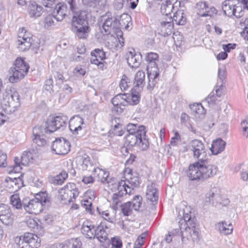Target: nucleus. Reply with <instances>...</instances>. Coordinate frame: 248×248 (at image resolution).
Listing matches in <instances>:
<instances>
[{"label":"nucleus","instance_id":"3c124183","mask_svg":"<svg viewBox=\"0 0 248 248\" xmlns=\"http://www.w3.org/2000/svg\"><path fill=\"white\" fill-rule=\"evenodd\" d=\"M35 199L37 200L38 202L41 203L42 206L49 201L47 194L46 192H41L37 194L35 197Z\"/></svg>","mask_w":248,"mask_h":248},{"label":"nucleus","instance_id":"7ed1b4c3","mask_svg":"<svg viewBox=\"0 0 248 248\" xmlns=\"http://www.w3.org/2000/svg\"><path fill=\"white\" fill-rule=\"evenodd\" d=\"M105 184H108V187L111 190H117L118 192L113 194L112 200V208L114 210L117 209L118 205L122 201V198L126 194H130L131 188L123 180L118 181L116 178H108Z\"/></svg>","mask_w":248,"mask_h":248},{"label":"nucleus","instance_id":"4c0bfd02","mask_svg":"<svg viewBox=\"0 0 248 248\" xmlns=\"http://www.w3.org/2000/svg\"><path fill=\"white\" fill-rule=\"evenodd\" d=\"M43 8L41 6L33 1L29 5V13L31 17H38L42 14Z\"/></svg>","mask_w":248,"mask_h":248},{"label":"nucleus","instance_id":"6ab92c4d","mask_svg":"<svg viewBox=\"0 0 248 248\" xmlns=\"http://www.w3.org/2000/svg\"><path fill=\"white\" fill-rule=\"evenodd\" d=\"M44 132L47 133L45 128L42 126H35L33 128L32 140L38 146H43L46 144Z\"/></svg>","mask_w":248,"mask_h":248},{"label":"nucleus","instance_id":"b1692460","mask_svg":"<svg viewBox=\"0 0 248 248\" xmlns=\"http://www.w3.org/2000/svg\"><path fill=\"white\" fill-rule=\"evenodd\" d=\"M110 232L109 227L106 222H101L96 228L95 236L100 242H104L108 239V234Z\"/></svg>","mask_w":248,"mask_h":248},{"label":"nucleus","instance_id":"f8f14e48","mask_svg":"<svg viewBox=\"0 0 248 248\" xmlns=\"http://www.w3.org/2000/svg\"><path fill=\"white\" fill-rule=\"evenodd\" d=\"M202 175V180H204L213 176L217 172V167L210 163L207 158L198 161Z\"/></svg>","mask_w":248,"mask_h":248},{"label":"nucleus","instance_id":"69168bd1","mask_svg":"<svg viewBox=\"0 0 248 248\" xmlns=\"http://www.w3.org/2000/svg\"><path fill=\"white\" fill-rule=\"evenodd\" d=\"M235 46V44L229 43L226 45H222V48L226 52H229L231 49H234Z\"/></svg>","mask_w":248,"mask_h":248},{"label":"nucleus","instance_id":"ddd939ff","mask_svg":"<svg viewBox=\"0 0 248 248\" xmlns=\"http://www.w3.org/2000/svg\"><path fill=\"white\" fill-rule=\"evenodd\" d=\"M52 150L56 154L64 155L70 150V144L65 138L56 139L51 145Z\"/></svg>","mask_w":248,"mask_h":248},{"label":"nucleus","instance_id":"2eb2a0df","mask_svg":"<svg viewBox=\"0 0 248 248\" xmlns=\"http://www.w3.org/2000/svg\"><path fill=\"white\" fill-rule=\"evenodd\" d=\"M33 160V156L32 153L30 151L24 152L20 158L17 157H15V165L13 167V171L15 172H18L21 169V165L24 166H28L31 163H32Z\"/></svg>","mask_w":248,"mask_h":248},{"label":"nucleus","instance_id":"e433bc0d","mask_svg":"<svg viewBox=\"0 0 248 248\" xmlns=\"http://www.w3.org/2000/svg\"><path fill=\"white\" fill-rule=\"evenodd\" d=\"M63 188L69 195H70V197H72L74 201L79 195L78 188L75 183H68Z\"/></svg>","mask_w":248,"mask_h":248},{"label":"nucleus","instance_id":"20e7f679","mask_svg":"<svg viewBox=\"0 0 248 248\" xmlns=\"http://www.w3.org/2000/svg\"><path fill=\"white\" fill-rule=\"evenodd\" d=\"M145 59L148 62L146 70L148 83L147 88L149 90H153L159 80V71L156 64L158 55L155 52L148 53Z\"/></svg>","mask_w":248,"mask_h":248},{"label":"nucleus","instance_id":"49530a36","mask_svg":"<svg viewBox=\"0 0 248 248\" xmlns=\"http://www.w3.org/2000/svg\"><path fill=\"white\" fill-rule=\"evenodd\" d=\"M121 212L124 216H131L133 213V209L131 202H126L120 206Z\"/></svg>","mask_w":248,"mask_h":248},{"label":"nucleus","instance_id":"0e129e2a","mask_svg":"<svg viewBox=\"0 0 248 248\" xmlns=\"http://www.w3.org/2000/svg\"><path fill=\"white\" fill-rule=\"evenodd\" d=\"M218 78L223 82L226 78V71L223 68H219L218 70Z\"/></svg>","mask_w":248,"mask_h":248},{"label":"nucleus","instance_id":"c756f323","mask_svg":"<svg viewBox=\"0 0 248 248\" xmlns=\"http://www.w3.org/2000/svg\"><path fill=\"white\" fill-rule=\"evenodd\" d=\"M146 197L148 201L152 202L153 204L156 203L158 196L155 184L152 183L150 185L147 186Z\"/></svg>","mask_w":248,"mask_h":248},{"label":"nucleus","instance_id":"f03ea898","mask_svg":"<svg viewBox=\"0 0 248 248\" xmlns=\"http://www.w3.org/2000/svg\"><path fill=\"white\" fill-rule=\"evenodd\" d=\"M72 29L79 39H85L88 36L90 27L87 20V13L81 11L75 13L72 20Z\"/></svg>","mask_w":248,"mask_h":248},{"label":"nucleus","instance_id":"c85d7f7f","mask_svg":"<svg viewBox=\"0 0 248 248\" xmlns=\"http://www.w3.org/2000/svg\"><path fill=\"white\" fill-rule=\"evenodd\" d=\"M177 0H166L165 2L161 4L160 11L161 13L165 15L167 18L170 17L169 15L171 14L172 9L174 8V5H177Z\"/></svg>","mask_w":248,"mask_h":248},{"label":"nucleus","instance_id":"a878e982","mask_svg":"<svg viewBox=\"0 0 248 248\" xmlns=\"http://www.w3.org/2000/svg\"><path fill=\"white\" fill-rule=\"evenodd\" d=\"M69 129L73 134L78 135L80 131L84 124V120L79 116H76L71 119L69 123Z\"/></svg>","mask_w":248,"mask_h":248},{"label":"nucleus","instance_id":"0eeeda50","mask_svg":"<svg viewBox=\"0 0 248 248\" xmlns=\"http://www.w3.org/2000/svg\"><path fill=\"white\" fill-rule=\"evenodd\" d=\"M40 241L36 234L29 232L25 233L15 239L18 248H38L40 247Z\"/></svg>","mask_w":248,"mask_h":248},{"label":"nucleus","instance_id":"a211bd4d","mask_svg":"<svg viewBox=\"0 0 248 248\" xmlns=\"http://www.w3.org/2000/svg\"><path fill=\"white\" fill-rule=\"evenodd\" d=\"M205 202L212 203L215 206L221 204V197L219 188L217 187L211 188L205 195Z\"/></svg>","mask_w":248,"mask_h":248},{"label":"nucleus","instance_id":"a18cd8bd","mask_svg":"<svg viewBox=\"0 0 248 248\" xmlns=\"http://www.w3.org/2000/svg\"><path fill=\"white\" fill-rule=\"evenodd\" d=\"M141 127L143 128V131H145V127L143 125L131 123L128 124L126 126L127 134H137L140 130H141Z\"/></svg>","mask_w":248,"mask_h":248},{"label":"nucleus","instance_id":"dca6fc26","mask_svg":"<svg viewBox=\"0 0 248 248\" xmlns=\"http://www.w3.org/2000/svg\"><path fill=\"white\" fill-rule=\"evenodd\" d=\"M195 9L197 15L202 17L210 16L212 17L217 13L214 7H209L205 2L199 1L196 3Z\"/></svg>","mask_w":248,"mask_h":248},{"label":"nucleus","instance_id":"79ce46f5","mask_svg":"<svg viewBox=\"0 0 248 248\" xmlns=\"http://www.w3.org/2000/svg\"><path fill=\"white\" fill-rule=\"evenodd\" d=\"M126 94H118L115 96L111 99V103L113 106L121 105L123 107H125L127 105Z\"/></svg>","mask_w":248,"mask_h":248},{"label":"nucleus","instance_id":"c03bdc74","mask_svg":"<svg viewBox=\"0 0 248 248\" xmlns=\"http://www.w3.org/2000/svg\"><path fill=\"white\" fill-rule=\"evenodd\" d=\"M16 101H20L19 95L16 92H14L11 93H6V94L4 95V97H3V103L4 104H6L7 103L15 102Z\"/></svg>","mask_w":248,"mask_h":248},{"label":"nucleus","instance_id":"680f3d73","mask_svg":"<svg viewBox=\"0 0 248 248\" xmlns=\"http://www.w3.org/2000/svg\"><path fill=\"white\" fill-rule=\"evenodd\" d=\"M180 230L179 229H176L173 231V232H170L166 237V241L167 243H169L172 241V235H177L180 232Z\"/></svg>","mask_w":248,"mask_h":248},{"label":"nucleus","instance_id":"13d9d810","mask_svg":"<svg viewBox=\"0 0 248 248\" xmlns=\"http://www.w3.org/2000/svg\"><path fill=\"white\" fill-rule=\"evenodd\" d=\"M7 155L0 150V167H5L7 165Z\"/></svg>","mask_w":248,"mask_h":248},{"label":"nucleus","instance_id":"423d86ee","mask_svg":"<svg viewBox=\"0 0 248 248\" xmlns=\"http://www.w3.org/2000/svg\"><path fill=\"white\" fill-rule=\"evenodd\" d=\"M137 134H127L125 137V144L129 148L137 145L141 150H146L149 146V142L146 138V131L143 128Z\"/></svg>","mask_w":248,"mask_h":248},{"label":"nucleus","instance_id":"4468645a","mask_svg":"<svg viewBox=\"0 0 248 248\" xmlns=\"http://www.w3.org/2000/svg\"><path fill=\"white\" fill-rule=\"evenodd\" d=\"M20 105V101H16L15 102L4 104L3 107L0 104V125L3 124L8 118L5 114H11L15 112Z\"/></svg>","mask_w":248,"mask_h":248},{"label":"nucleus","instance_id":"473e14b6","mask_svg":"<svg viewBox=\"0 0 248 248\" xmlns=\"http://www.w3.org/2000/svg\"><path fill=\"white\" fill-rule=\"evenodd\" d=\"M136 90L137 89L134 88L131 90L130 94H126L125 98L126 99L127 105L128 104L135 105L139 103L140 98L139 93L140 91H139V89L137 91H136Z\"/></svg>","mask_w":248,"mask_h":248},{"label":"nucleus","instance_id":"393cba45","mask_svg":"<svg viewBox=\"0 0 248 248\" xmlns=\"http://www.w3.org/2000/svg\"><path fill=\"white\" fill-rule=\"evenodd\" d=\"M23 207L30 214H38L43 210L41 203L35 198L30 200L27 204L24 203Z\"/></svg>","mask_w":248,"mask_h":248},{"label":"nucleus","instance_id":"2f4dec72","mask_svg":"<svg viewBox=\"0 0 248 248\" xmlns=\"http://www.w3.org/2000/svg\"><path fill=\"white\" fill-rule=\"evenodd\" d=\"M94 177L96 178L102 184H105L108 179L109 172L99 168H94L93 171Z\"/></svg>","mask_w":248,"mask_h":248},{"label":"nucleus","instance_id":"cd10ccee","mask_svg":"<svg viewBox=\"0 0 248 248\" xmlns=\"http://www.w3.org/2000/svg\"><path fill=\"white\" fill-rule=\"evenodd\" d=\"M96 228L91 222L88 221H84L81 229V232L88 238H94Z\"/></svg>","mask_w":248,"mask_h":248},{"label":"nucleus","instance_id":"7c9ffc66","mask_svg":"<svg viewBox=\"0 0 248 248\" xmlns=\"http://www.w3.org/2000/svg\"><path fill=\"white\" fill-rule=\"evenodd\" d=\"M225 146V141L221 139H217L213 141L210 150L213 155H217L224 151Z\"/></svg>","mask_w":248,"mask_h":248},{"label":"nucleus","instance_id":"5701e85b","mask_svg":"<svg viewBox=\"0 0 248 248\" xmlns=\"http://www.w3.org/2000/svg\"><path fill=\"white\" fill-rule=\"evenodd\" d=\"M0 220L3 224L8 225L13 221L12 215L9 206L4 203L0 204Z\"/></svg>","mask_w":248,"mask_h":248},{"label":"nucleus","instance_id":"58836bf2","mask_svg":"<svg viewBox=\"0 0 248 248\" xmlns=\"http://www.w3.org/2000/svg\"><path fill=\"white\" fill-rule=\"evenodd\" d=\"M216 226L218 227L220 232L224 235L231 234L233 230L232 224L225 221L217 223Z\"/></svg>","mask_w":248,"mask_h":248},{"label":"nucleus","instance_id":"6e6d98bb","mask_svg":"<svg viewBox=\"0 0 248 248\" xmlns=\"http://www.w3.org/2000/svg\"><path fill=\"white\" fill-rule=\"evenodd\" d=\"M173 132L174 136L171 138L170 144L172 146H176L177 144V141H181V138L178 131L174 130Z\"/></svg>","mask_w":248,"mask_h":248},{"label":"nucleus","instance_id":"c9c22d12","mask_svg":"<svg viewBox=\"0 0 248 248\" xmlns=\"http://www.w3.org/2000/svg\"><path fill=\"white\" fill-rule=\"evenodd\" d=\"M68 174L66 171H62L58 175L48 177V181L51 183L56 185H60L63 183L64 181L67 178Z\"/></svg>","mask_w":248,"mask_h":248},{"label":"nucleus","instance_id":"8fccbe9b","mask_svg":"<svg viewBox=\"0 0 248 248\" xmlns=\"http://www.w3.org/2000/svg\"><path fill=\"white\" fill-rule=\"evenodd\" d=\"M119 85L122 91L126 90L131 85L130 79L125 75H123Z\"/></svg>","mask_w":248,"mask_h":248},{"label":"nucleus","instance_id":"774afa93","mask_svg":"<svg viewBox=\"0 0 248 248\" xmlns=\"http://www.w3.org/2000/svg\"><path fill=\"white\" fill-rule=\"evenodd\" d=\"M128 182L133 187H137L140 185V182L137 177L130 178L128 180Z\"/></svg>","mask_w":248,"mask_h":248},{"label":"nucleus","instance_id":"de8ad7c7","mask_svg":"<svg viewBox=\"0 0 248 248\" xmlns=\"http://www.w3.org/2000/svg\"><path fill=\"white\" fill-rule=\"evenodd\" d=\"M10 203L16 209H20L23 207L24 202H21L18 194H14L11 196Z\"/></svg>","mask_w":248,"mask_h":248},{"label":"nucleus","instance_id":"37998d69","mask_svg":"<svg viewBox=\"0 0 248 248\" xmlns=\"http://www.w3.org/2000/svg\"><path fill=\"white\" fill-rule=\"evenodd\" d=\"M58 192V198L62 203L67 204L74 202L70 195H69L63 188L60 189Z\"/></svg>","mask_w":248,"mask_h":248},{"label":"nucleus","instance_id":"1a4fd4ad","mask_svg":"<svg viewBox=\"0 0 248 248\" xmlns=\"http://www.w3.org/2000/svg\"><path fill=\"white\" fill-rule=\"evenodd\" d=\"M188 148L192 152L193 157L197 161L206 158L205 147L201 140L196 139L191 140L188 145Z\"/></svg>","mask_w":248,"mask_h":248},{"label":"nucleus","instance_id":"f3484780","mask_svg":"<svg viewBox=\"0 0 248 248\" xmlns=\"http://www.w3.org/2000/svg\"><path fill=\"white\" fill-rule=\"evenodd\" d=\"M91 63L97 65L99 68L103 69L104 63L102 61L106 58V53L102 49L96 48L91 52Z\"/></svg>","mask_w":248,"mask_h":248},{"label":"nucleus","instance_id":"9d476101","mask_svg":"<svg viewBox=\"0 0 248 248\" xmlns=\"http://www.w3.org/2000/svg\"><path fill=\"white\" fill-rule=\"evenodd\" d=\"M31 34L25 28H20L18 33V40L16 45L21 51H25L31 46Z\"/></svg>","mask_w":248,"mask_h":248},{"label":"nucleus","instance_id":"e2e57ef3","mask_svg":"<svg viewBox=\"0 0 248 248\" xmlns=\"http://www.w3.org/2000/svg\"><path fill=\"white\" fill-rule=\"evenodd\" d=\"M53 79L52 78L46 79L45 82V88L48 91H51L53 87Z\"/></svg>","mask_w":248,"mask_h":248},{"label":"nucleus","instance_id":"09e8293b","mask_svg":"<svg viewBox=\"0 0 248 248\" xmlns=\"http://www.w3.org/2000/svg\"><path fill=\"white\" fill-rule=\"evenodd\" d=\"M142 198L140 195H136L133 198L132 201H129L131 202V206L133 209L135 211L140 210L142 205Z\"/></svg>","mask_w":248,"mask_h":248},{"label":"nucleus","instance_id":"bb28decb","mask_svg":"<svg viewBox=\"0 0 248 248\" xmlns=\"http://www.w3.org/2000/svg\"><path fill=\"white\" fill-rule=\"evenodd\" d=\"M198 161L189 166L187 175L191 180H202V175Z\"/></svg>","mask_w":248,"mask_h":248},{"label":"nucleus","instance_id":"338daca9","mask_svg":"<svg viewBox=\"0 0 248 248\" xmlns=\"http://www.w3.org/2000/svg\"><path fill=\"white\" fill-rule=\"evenodd\" d=\"M114 131L116 133H118L119 136H121L124 134V131L122 130V125L120 124L114 125Z\"/></svg>","mask_w":248,"mask_h":248},{"label":"nucleus","instance_id":"603ef678","mask_svg":"<svg viewBox=\"0 0 248 248\" xmlns=\"http://www.w3.org/2000/svg\"><path fill=\"white\" fill-rule=\"evenodd\" d=\"M107 0H89L88 5L91 7H95L97 6L104 7L107 3Z\"/></svg>","mask_w":248,"mask_h":248},{"label":"nucleus","instance_id":"864d4df0","mask_svg":"<svg viewBox=\"0 0 248 248\" xmlns=\"http://www.w3.org/2000/svg\"><path fill=\"white\" fill-rule=\"evenodd\" d=\"M112 248H122V242L119 237H113L111 240V246Z\"/></svg>","mask_w":248,"mask_h":248},{"label":"nucleus","instance_id":"ea45409f","mask_svg":"<svg viewBox=\"0 0 248 248\" xmlns=\"http://www.w3.org/2000/svg\"><path fill=\"white\" fill-rule=\"evenodd\" d=\"M172 22L174 21L177 25H183L186 23V14L183 10H177L172 18Z\"/></svg>","mask_w":248,"mask_h":248},{"label":"nucleus","instance_id":"4be33fe9","mask_svg":"<svg viewBox=\"0 0 248 248\" xmlns=\"http://www.w3.org/2000/svg\"><path fill=\"white\" fill-rule=\"evenodd\" d=\"M173 29L172 17L166 18L165 21H162L157 30L158 33L163 36H167L171 34Z\"/></svg>","mask_w":248,"mask_h":248},{"label":"nucleus","instance_id":"f257e3e1","mask_svg":"<svg viewBox=\"0 0 248 248\" xmlns=\"http://www.w3.org/2000/svg\"><path fill=\"white\" fill-rule=\"evenodd\" d=\"M191 210L190 206H185L178 211L180 233L183 242L186 238L191 240L193 242H198L200 240V229Z\"/></svg>","mask_w":248,"mask_h":248},{"label":"nucleus","instance_id":"412c9836","mask_svg":"<svg viewBox=\"0 0 248 248\" xmlns=\"http://www.w3.org/2000/svg\"><path fill=\"white\" fill-rule=\"evenodd\" d=\"M119 21L115 17H108L100 27V30L102 33L105 34H109L112 30L119 28Z\"/></svg>","mask_w":248,"mask_h":248},{"label":"nucleus","instance_id":"72a5a7b5","mask_svg":"<svg viewBox=\"0 0 248 248\" xmlns=\"http://www.w3.org/2000/svg\"><path fill=\"white\" fill-rule=\"evenodd\" d=\"M141 56L136 54L135 51H129L127 54V61L129 65L132 67H138L140 62Z\"/></svg>","mask_w":248,"mask_h":248},{"label":"nucleus","instance_id":"9b49d317","mask_svg":"<svg viewBox=\"0 0 248 248\" xmlns=\"http://www.w3.org/2000/svg\"><path fill=\"white\" fill-rule=\"evenodd\" d=\"M68 118L65 115L57 116L53 120L47 122L45 128L46 132L53 133L57 130L63 129L66 125Z\"/></svg>","mask_w":248,"mask_h":248},{"label":"nucleus","instance_id":"5fc2aeb1","mask_svg":"<svg viewBox=\"0 0 248 248\" xmlns=\"http://www.w3.org/2000/svg\"><path fill=\"white\" fill-rule=\"evenodd\" d=\"M97 210L98 213L101 215L102 217H103L105 220L110 223L113 222V219L110 217V215L108 211H101L98 208H97Z\"/></svg>","mask_w":248,"mask_h":248},{"label":"nucleus","instance_id":"4d7b16f0","mask_svg":"<svg viewBox=\"0 0 248 248\" xmlns=\"http://www.w3.org/2000/svg\"><path fill=\"white\" fill-rule=\"evenodd\" d=\"M191 108L192 110L193 111V112H195L196 114H202L204 113V108L200 104L193 105Z\"/></svg>","mask_w":248,"mask_h":248},{"label":"nucleus","instance_id":"6e6552de","mask_svg":"<svg viewBox=\"0 0 248 248\" xmlns=\"http://www.w3.org/2000/svg\"><path fill=\"white\" fill-rule=\"evenodd\" d=\"M222 9L228 16H234L239 18L243 15L241 4L239 0H225L222 3Z\"/></svg>","mask_w":248,"mask_h":248},{"label":"nucleus","instance_id":"bf43d9fd","mask_svg":"<svg viewBox=\"0 0 248 248\" xmlns=\"http://www.w3.org/2000/svg\"><path fill=\"white\" fill-rule=\"evenodd\" d=\"M54 19H55L54 15V16L49 15L46 16L45 20V26L48 27L53 25Z\"/></svg>","mask_w":248,"mask_h":248},{"label":"nucleus","instance_id":"052dcab7","mask_svg":"<svg viewBox=\"0 0 248 248\" xmlns=\"http://www.w3.org/2000/svg\"><path fill=\"white\" fill-rule=\"evenodd\" d=\"M81 181L86 185L93 184L94 182V179L92 175L83 176Z\"/></svg>","mask_w":248,"mask_h":248},{"label":"nucleus","instance_id":"f704fd0d","mask_svg":"<svg viewBox=\"0 0 248 248\" xmlns=\"http://www.w3.org/2000/svg\"><path fill=\"white\" fill-rule=\"evenodd\" d=\"M145 73L142 71H138L135 76L134 88L141 91L145 85Z\"/></svg>","mask_w":248,"mask_h":248},{"label":"nucleus","instance_id":"a19ab883","mask_svg":"<svg viewBox=\"0 0 248 248\" xmlns=\"http://www.w3.org/2000/svg\"><path fill=\"white\" fill-rule=\"evenodd\" d=\"M78 161L81 162V167L83 170H90L93 167V163L91 161L90 157L85 155L82 156H79L78 157Z\"/></svg>","mask_w":248,"mask_h":248},{"label":"nucleus","instance_id":"39448f33","mask_svg":"<svg viewBox=\"0 0 248 248\" xmlns=\"http://www.w3.org/2000/svg\"><path fill=\"white\" fill-rule=\"evenodd\" d=\"M30 66L23 59L17 58L14 62V66L9 70V81L11 83H17L27 75Z\"/></svg>","mask_w":248,"mask_h":248},{"label":"nucleus","instance_id":"aec40b11","mask_svg":"<svg viewBox=\"0 0 248 248\" xmlns=\"http://www.w3.org/2000/svg\"><path fill=\"white\" fill-rule=\"evenodd\" d=\"M70 10L72 11L68 3H59L57 4L53 11L55 19L58 21H62Z\"/></svg>","mask_w":248,"mask_h":248}]
</instances>
